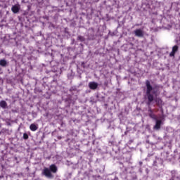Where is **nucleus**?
Instances as JSON below:
<instances>
[{"instance_id":"11","label":"nucleus","mask_w":180,"mask_h":180,"mask_svg":"<svg viewBox=\"0 0 180 180\" xmlns=\"http://www.w3.org/2000/svg\"><path fill=\"white\" fill-rule=\"evenodd\" d=\"M0 65L1 67H6L8 65V62L5 59L0 60Z\"/></svg>"},{"instance_id":"2","label":"nucleus","mask_w":180,"mask_h":180,"mask_svg":"<svg viewBox=\"0 0 180 180\" xmlns=\"http://www.w3.org/2000/svg\"><path fill=\"white\" fill-rule=\"evenodd\" d=\"M57 171H58L57 166L54 164H52L49 166V169L47 167L44 168L42 174L44 175V176L46 178L52 179L54 178V175H53V174H56Z\"/></svg>"},{"instance_id":"8","label":"nucleus","mask_w":180,"mask_h":180,"mask_svg":"<svg viewBox=\"0 0 180 180\" xmlns=\"http://www.w3.org/2000/svg\"><path fill=\"white\" fill-rule=\"evenodd\" d=\"M148 115L149 117H150V119H153V120H157V115H155V114H154V112H153V110H151L150 108L148 110Z\"/></svg>"},{"instance_id":"16","label":"nucleus","mask_w":180,"mask_h":180,"mask_svg":"<svg viewBox=\"0 0 180 180\" xmlns=\"http://www.w3.org/2000/svg\"><path fill=\"white\" fill-rule=\"evenodd\" d=\"M1 68H0V71H1Z\"/></svg>"},{"instance_id":"12","label":"nucleus","mask_w":180,"mask_h":180,"mask_svg":"<svg viewBox=\"0 0 180 180\" xmlns=\"http://www.w3.org/2000/svg\"><path fill=\"white\" fill-rule=\"evenodd\" d=\"M77 40H79L80 41H85V37H84L82 36H78Z\"/></svg>"},{"instance_id":"7","label":"nucleus","mask_w":180,"mask_h":180,"mask_svg":"<svg viewBox=\"0 0 180 180\" xmlns=\"http://www.w3.org/2000/svg\"><path fill=\"white\" fill-rule=\"evenodd\" d=\"M178 45H175L172 47V52L169 53V57H175V53H176V51H178Z\"/></svg>"},{"instance_id":"3","label":"nucleus","mask_w":180,"mask_h":180,"mask_svg":"<svg viewBox=\"0 0 180 180\" xmlns=\"http://www.w3.org/2000/svg\"><path fill=\"white\" fill-rule=\"evenodd\" d=\"M162 124V121L161 120H156L155 124L153 127L154 130H160V129H161Z\"/></svg>"},{"instance_id":"9","label":"nucleus","mask_w":180,"mask_h":180,"mask_svg":"<svg viewBox=\"0 0 180 180\" xmlns=\"http://www.w3.org/2000/svg\"><path fill=\"white\" fill-rule=\"evenodd\" d=\"M0 107L3 109H6V108L8 107V103L5 101H0Z\"/></svg>"},{"instance_id":"1","label":"nucleus","mask_w":180,"mask_h":180,"mask_svg":"<svg viewBox=\"0 0 180 180\" xmlns=\"http://www.w3.org/2000/svg\"><path fill=\"white\" fill-rule=\"evenodd\" d=\"M145 84L146 86V96L148 99L147 105L148 106H150L151 103L154 101V96H158V94H157V90H155V88L153 87L151 85L150 80H146Z\"/></svg>"},{"instance_id":"14","label":"nucleus","mask_w":180,"mask_h":180,"mask_svg":"<svg viewBox=\"0 0 180 180\" xmlns=\"http://www.w3.org/2000/svg\"><path fill=\"white\" fill-rule=\"evenodd\" d=\"M155 102H156V103H160V102H161V99L160 98H157L155 100Z\"/></svg>"},{"instance_id":"13","label":"nucleus","mask_w":180,"mask_h":180,"mask_svg":"<svg viewBox=\"0 0 180 180\" xmlns=\"http://www.w3.org/2000/svg\"><path fill=\"white\" fill-rule=\"evenodd\" d=\"M23 139H24V140H27V139H29V135H27V133H24L23 134Z\"/></svg>"},{"instance_id":"5","label":"nucleus","mask_w":180,"mask_h":180,"mask_svg":"<svg viewBox=\"0 0 180 180\" xmlns=\"http://www.w3.org/2000/svg\"><path fill=\"white\" fill-rule=\"evenodd\" d=\"M89 88H90V89H92L93 91H95V89H98V83L95 82H90L89 83Z\"/></svg>"},{"instance_id":"6","label":"nucleus","mask_w":180,"mask_h":180,"mask_svg":"<svg viewBox=\"0 0 180 180\" xmlns=\"http://www.w3.org/2000/svg\"><path fill=\"white\" fill-rule=\"evenodd\" d=\"M11 11L13 13H18L19 11H20V6L19 5H14L11 8Z\"/></svg>"},{"instance_id":"4","label":"nucleus","mask_w":180,"mask_h":180,"mask_svg":"<svg viewBox=\"0 0 180 180\" xmlns=\"http://www.w3.org/2000/svg\"><path fill=\"white\" fill-rule=\"evenodd\" d=\"M134 34L136 37H144V32L140 29H137L134 31Z\"/></svg>"},{"instance_id":"10","label":"nucleus","mask_w":180,"mask_h":180,"mask_svg":"<svg viewBox=\"0 0 180 180\" xmlns=\"http://www.w3.org/2000/svg\"><path fill=\"white\" fill-rule=\"evenodd\" d=\"M37 129H39V127L35 124H31L30 126V129L31 130V131H36Z\"/></svg>"},{"instance_id":"15","label":"nucleus","mask_w":180,"mask_h":180,"mask_svg":"<svg viewBox=\"0 0 180 180\" xmlns=\"http://www.w3.org/2000/svg\"><path fill=\"white\" fill-rule=\"evenodd\" d=\"M155 89L159 88L158 85H155Z\"/></svg>"}]
</instances>
